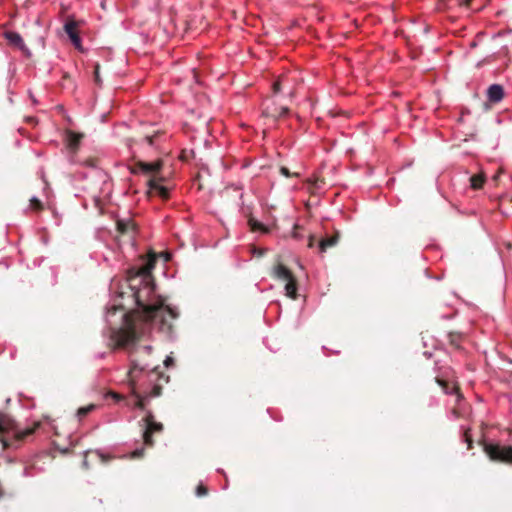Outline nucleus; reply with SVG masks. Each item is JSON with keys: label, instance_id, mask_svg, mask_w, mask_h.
I'll list each match as a JSON object with an SVG mask.
<instances>
[{"label": "nucleus", "instance_id": "nucleus-1", "mask_svg": "<svg viewBox=\"0 0 512 512\" xmlns=\"http://www.w3.org/2000/svg\"><path fill=\"white\" fill-rule=\"evenodd\" d=\"M156 260L157 256L152 252L143 265L132 267L128 271V290L121 291L119 296L124 299L127 295L136 308L124 314L123 325L120 328L111 330L110 337L116 347L127 348L135 344L150 332L154 322L159 324L161 331L172 333L173 322L179 313L176 308L166 304V298L155 292L152 270Z\"/></svg>", "mask_w": 512, "mask_h": 512}, {"label": "nucleus", "instance_id": "nucleus-2", "mask_svg": "<svg viewBox=\"0 0 512 512\" xmlns=\"http://www.w3.org/2000/svg\"><path fill=\"white\" fill-rule=\"evenodd\" d=\"M151 352V346L139 347L135 351H133L130 360L131 366L127 373L128 382L132 388L133 394L137 398L135 407L141 410H145V397H142L140 394L136 393L135 385L137 380L139 379L140 374L150 369L151 367V363L147 359L150 357Z\"/></svg>", "mask_w": 512, "mask_h": 512}, {"label": "nucleus", "instance_id": "nucleus-3", "mask_svg": "<svg viewBox=\"0 0 512 512\" xmlns=\"http://www.w3.org/2000/svg\"><path fill=\"white\" fill-rule=\"evenodd\" d=\"M40 426L35 422L31 427L21 429L16 421L6 413H0V442L3 448H8L17 443L23 442L31 436Z\"/></svg>", "mask_w": 512, "mask_h": 512}, {"label": "nucleus", "instance_id": "nucleus-4", "mask_svg": "<svg viewBox=\"0 0 512 512\" xmlns=\"http://www.w3.org/2000/svg\"><path fill=\"white\" fill-rule=\"evenodd\" d=\"M479 444L492 462L512 465V446L486 442L484 439L480 440Z\"/></svg>", "mask_w": 512, "mask_h": 512}, {"label": "nucleus", "instance_id": "nucleus-5", "mask_svg": "<svg viewBox=\"0 0 512 512\" xmlns=\"http://www.w3.org/2000/svg\"><path fill=\"white\" fill-rule=\"evenodd\" d=\"M272 276L286 282L285 292L288 297L291 299L297 298V280L290 269L278 262L273 268Z\"/></svg>", "mask_w": 512, "mask_h": 512}, {"label": "nucleus", "instance_id": "nucleus-6", "mask_svg": "<svg viewBox=\"0 0 512 512\" xmlns=\"http://www.w3.org/2000/svg\"><path fill=\"white\" fill-rule=\"evenodd\" d=\"M143 420L145 422V430L143 433L144 443L147 446H153L154 441L152 436L154 433H161L163 431V424L155 420V417L151 411H147Z\"/></svg>", "mask_w": 512, "mask_h": 512}, {"label": "nucleus", "instance_id": "nucleus-7", "mask_svg": "<svg viewBox=\"0 0 512 512\" xmlns=\"http://www.w3.org/2000/svg\"><path fill=\"white\" fill-rule=\"evenodd\" d=\"M165 180L162 176H154L150 177L147 181L148 185V195H157L163 200H167L170 197L169 188L162 185V182Z\"/></svg>", "mask_w": 512, "mask_h": 512}, {"label": "nucleus", "instance_id": "nucleus-8", "mask_svg": "<svg viewBox=\"0 0 512 512\" xmlns=\"http://www.w3.org/2000/svg\"><path fill=\"white\" fill-rule=\"evenodd\" d=\"M289 113L287 106H279L275 101L265 102L262 109V115L276 122Z\"/></svg>", "mask_w": 512, "mask_h": 512}, {"label": "nucleus", "instance_id": "nucleus-9", "mask_svg": "<svg viewBox=\"0 0 512 512\" xmlns=\"http://www.w3.org/2000/svg\"><path fill=\"white\" fill-rule=\"evenodd\" d=\"M163 161L157 160L152 163L138 161L132 168V173H137L138 171L143 172L144 174L151 175V177L159 176L158 173L162 169Z\"/></svg>", "mask_w": 512, "mask_h": 512}, {"label": "nucleus", "instance_id": "nucleus-10", "mask_svg": "<svg viewBox=\"0 0 512 512\" xmlns=\"http://www.w3.org/2000/svg\"><path fill=\"white\" fill-rule=\"evenodd\" d=\"M80 25L79 21H76L72 17H67L65 24H64V31L69 36L72 44L77 48L81 49V39L79 36L78 27Z\"/></svg>", "mask_w": 512, "mask_h": 512}, {"label": "nucleus", "instance_id": "nucleus-11", "mask_svg": "<svg viewBox=\"0 0 512 512\" xmlns=\"http://www.w3.org/2000/svg\"><path fill=\"white\" fill-rule=\"evenodd\" d=\"M4 37L7 40L8 44L19 49L23 55L27 58L31 57V51L29 48L25 45L21 35L17 32L13 31H6L4 33Z\"/></svg>", "mask_w": 512, "mask_h": 512}, {"label": "nucleus", "instance_id": "nucleus-12", "mask_svg": "<svg viewBox=\"0 0 512 512\" xmlns=\"http://www.w3.org/2000/svg\"><path fill=\"white\" fill-rule=\"evenodd\" d=\"M340 238V234L336 231L333 235L322 238L318 242V249L320 253H325L329 248L337 245Z\"/></svg>", "mask_w": 512, "mask_h": 512}, {"label": "nucleus", "instance_id": "nucleus-13", "mask_svg": "<svg viewBox=\"0 0 512 512\" xmlns=\"http://www.w3.org/2000/svg\"><path fill=\"white\" fill-rule=\"evenodd\" d=\"M436 382L443 389L446 394H455L457 396V400L462 399V394L460 393V387L456 383H449L446 380L436 377Z\"/></svg>", "mask_w": 512, "mask_h": 512}, {"label": "nucleus", "instance_id": "nucleus-14", "mask_svg": "<svg viewBox=\"0 0 512 512\" xmlns=\"http://www.w3.org/2000/svg\"><path fill=\"white\" fill-rule=\"evenodd\" d=\"M116 226H117V231L123 235L124 234H135V232H136V224L130 219H128V220L118 219L116 222Z\"/></svg>", "mask_w": 512, "mask_h": 512}, {"label": "nucleus", "instance_id": "nucleus-15", "mask_svg": "<svg viewBox=\"0 0 512 512\" xmlns=\"http://www.w3.org/2000/svg\"><path fill=\"white\" fill-rule=\"evenodd\" d=\"M487 95L490 102H500L504 97V89L499 84H493L488 88Z\"/></svg>", "mask_w": 512, "mask_h": 512}, {"label": "nucleus", "instance_id": "nucleus-16", "mask_svg": "<svg viewBox=\"0 0 512 512\" xmlns=\"http://www.w3.org/2000/svg\"><path fill=\"white\" fill-rule=\"evenodd\" d=\"M470 186L474 190L481 189L486 181V176L483 172L474 174L470 177Z\"/></svg>", "mask_w": 512, "mask_h": 512}, {"label": "nucleus", "instance_id": "nucleus-17", "mask_svg": "<svg viewBox=\"0 0 512 512\" xmlns=\"http://www.w3.org/2000/svg\"><path fill=\"white\" fill-rule=\"evenodd\" d=\"M68 145L71 149H76L83 138L82 134L75 133L71 130L67 132Z\"/></svg>", "mask_w": 512, "mask_h": 512}, {"label": "nucleus", "instance_id": "nucleus-18", "mask_svg": "<svg viewBox=\"0 0 512 512\" xmlns=\"http://www.w3.org/2000/svg\"><path fill=\"white\" fill-rule=\"evenodd\" d=\"M462 339H463V336L460 333L450 332L448 334V340H449L450 345L456 349L460 348Z\"/></svg>", "mask_w": 512, "mask_h": 512}, {"label": "nucleus", "instance_id": "nucleus-19", "mask_svg": "<svg viewBox=\"0 0 512 512\" xmlns=\"http://www.w3.org/2000/svg\"><path fill=\"white\" fill-rule=\"evenodd\" d=\"M96 408V406L94 404H89L87 406H84V407H80L78 410H77V416L79 419H82L84 418L85 416H87L90 412L94 411Z\"/></svg>", "mask_w": 512, "mask_h": 512}, {"label": "nucleus", "instance_id": "nucleus-20", "mask_svg": "<svg viewBox=\"0 0 512 512\" xmlns=\"http://www.w3.org/2000/svg\"><path fill=\"white\" fill-rule=\"evenodd\" d=\"M249 225H250V228L252 231H262V232H267V228L264 227V225L260 222H258L257 220H254V219H249Z\"/></svg>", "mask_w": 512, "mask_h": 512}, {"label": "nucleus", "instance_id": "nucleus-21", "mask_svg": "<svg viewBox=\"0 0 512 512\" xmlns=\"http://www.w3.org/2000/svg\"><path fill=\"white\" fill-rule=\"evenodd\" d=\"M30 208L35 211H41L43 210V203L37 197H32L30 199Z\"/></svg>", "mask_w": 512, "mask_h": 512}, {"label": "nucleus", "instance_id": "nucleus-22", "mask_svg": "<svg viewBox=\"0 0 512 512\" xmlns=\"http://www.w3.org/2000/svg\"><path fill=\"white\" fill-rule=\"evenodd\" d=\"M463 437H464V441L467 444V448L469 450H471L473 448V439H472V436L470 434V429L469 428L465 429Z\"/></svg>", "mask_w": 512, "mask_h": 512}, {"label": "nucleus", "instance_id": "nucleus-23", "mask_svg": "<svg viewBox=\"0 0 512 512\" xmlns=\"http://www.w3.org/2000/svg\"><path fill=\"white\" fill-rule=\"evenodd\" d=\"M463 437H464V441L467 444V448L469 450H471L473 448V439H472V436L470 434V429L469 428L465 429Z\"/></svg>", "mask_w": 512, "mask_h": 512}, {"label": "nucleus", "instance_id": "nucleus-24", "mask_svg": "<svg viewBox=\"0 0 512 512\" xmlns=\"http://www.w3.org/2000/svg\"><path fill=\"white\" fill-rule=\"evenodd\" d=\"M162 393V386L160 384H155L147 397H158Z\"/></svg>", "mask_w": 512, "mask_h": 512}, {"label": "nucleus", "instance_id": "nucleus-25", "mask_svg": "<svg viewBox=\"0 0 512 512\" xmlns=\"http://www.w3.org/2000/svg\"><path fill=\"white\" fill-rule=\"evenodd\" d=\"M284 77H279L272 85V90L274 94H278L281 91L282 83L284 82Z\"/></svg>", "mask_w": 512, "mask_h": 512}, {"label": "nucleus", "instance_id": "nucleus-26", "mask_svg": "<svg viewBox=\"0 0 512 512\" xmlns=\"http://www.w3.org/2000/svg\"><path fill=\"white\" fill-rule=\"evenodd\" d=\"M94 81L98 86L102 85V80L100 77V65L98 63L94 66Z\"/></svg>", "mask_w": 512, "mask_h": 512}, {"label": "nucleus", "instance_id": "nucleus-27", "mask_svg": "<svg viewBox=\"0 0 512 512\" xmlns=\"http://www.w3.org/2000/svg\"><path fill=\"white\" fill-rule=\"evenodd\" d=\"M208 494V489L206 486H204L203 484H199L196 488V495L198 497H203V496H206Z\"/></svg>", "mask_w": 512, "mask_h": 512}, {"label": "nucleus", "instance_id": "nucleus-28", "mask_svg": "<svg viewBox=\"0 0 512 512\" xmlns=\"http://www.w3.org/2000/svg\"><path fill=\"white\" fill-rule=\"evenodd\" d=\"M280 173H281L283 176H285V177H298V176H299V174H298V173H291V172L289 171V169H288V168H286V167H281V168H280Z\"/></svg>", "mask_w": 512, "mask_h": 512}, {"label": "nucleus", "instance_id": "nucleus-29", "mask_svg": "<svg viewBox=\"0 0 512 512\" xmlns=\"http://www.w3.org/2000/svg\"><path fill=\"white\" fill-rule=\"evenodd\" d=\"M144 448H141V449H136L134 450L132 453H131V458L133 459H136V458H141L143 455H144Z\"/></svg>", "mask_w": 512, "mask_h": 512}, {"label": "nucleus", "instance_id": "nucleus-30", "mask_svg": "<svg viewBox=\"0 0 512 512\" xmlns=\"http://www.w3.org/2000/svg\"><path fill=\"white\" fill-rule=\"evenodd\" d=\"M150 373L151 374H156L157 376H159L160 378L164 379L165 382H168L169 380V377L168 376H164V375H160V373L158 372L157 370V366L155 367H152L151 370H150Z\"/></svg>", "mask_w": 512, "mask_h": 512}, {"label": "nucleus", "instance_id": "nucleus-31", "mask_svg": "<svg viewBox=\"0 0 512 512\" xmlns=\"http://www.w3.org/2000/svg\"><path fill=\"white\" fill-rule=\"evenodd\" d=\"M173 363H174V360H173V358H172V357H170V356H168V357L164 360V365H165L166 367H169V366L173 365Z\"/></svg>", "mask_w": 512, "mask_h": 512}, {"label": "nucleus", "instance_id": "nucleus-32", "mask_svg": "<svg viewBox=\"0 0 512 512\" xmlns=\"http://www.w3.org/2000/svg\"><path fill=\"white\" fill-rule=\"evenodd\" d=\"M156 136H157V134L152 135V136H146L145 140L147 141V143L149 145H153L154 144V139H155Z\"/></svg>", "mask_w": 512, "mask_h": 512}, {"label": "nucleus", "instance_id": "nucleus-33", "mask_svg": "<svg viewBox=\"0 0 512 512\" xmlns=\"http://www.w3.org/2000/svg\"><path fill=\"white\" fill-rule=\"evenodd\" d=\"M315 245V237L313 235H309L308 238V247L312 248Z\"/></svg>", "mask_w": 512, "mask_h": 512}, {"label": "nucleus", "instance_id": "nucleus-34", "mask_svg": "<svg viewBox=\"0 0 512 512\" xmlns=\"http://www.w3.org/2000/svg\"><path fill=\"white\" fill-rule=\"evenodd\" d=\"M300 228H301V227H300V226H298V225H295V226H294L293 237H294V238H296V239L300 238V235H299V233H298V230H299Z\"/></svg>", "mask_w": 512, "mask_h": 512}, {"label": "nucleus", "instance_id": "nucleus-35", "mask_svg": "<svg viewBox=\"0 0 512 512\" xmlns=\"http://www.w3.org/2000/svg\"><path fill=\"white\" fill-rule=\"evenodd\" d=\"M472 0H463L461 2L462 5L469 6Z\"/></svg>", "mask_w": 512, "mask_h": 512}, {"label": "nucleus", "instance_id": "nucleus-36", "mask_svg": "<svg viewBox=\"0 0 512 512\" xmlns=\"http://www.w3.org/2000/svg\"><path fill=\"white\" fill-rule=\"evenodd\" d=\"M294 95H295V91H294V90H292V91L289 93V96H290L291 98H293V97H294Z\"/></svg>", "mask_w": 512, "mask_h": 512}, {"label": "nucleus", "instance_id": "nucleus-37", "mask_svg": "<svg viewBox=\"0 0 512 512\" xmlns=\"http://www.w3.org/2000/svg\"><path fill=\"white\" fill-rule=\"evenodd\" d=\"M117 309H118V306H113L111 310L113 313H115Z\"/></svg>", "mask_w": 512, "mask_h": 512}, {"label": "nucleus", "instance_id": "nucleus-38", "mask_svg": "<svg viewBox=\"0 0 512 512\" xmlns=\"http://www.w3.org/2000/svg\"><path fill=\"white\" fill-rule=\"evenodd\" d=\"M63 78L64 79H68L69 78V74L68 73H64Z\"/></svg>", "mask_w": 512, "mask_h": 512}, {"label": "nucleus", "instance_id": "nucleus-39", "mask_svg": "<svg viewBox=\"0 0 512 512\" xmlns=\"http://www.w3.org/2000/svg\"><path fill=\"white\" fill-rule=\"evenodd\" d=\"M181 158H182L183 160H186V159H187V154H184V153H183V154H182V156H181Z\"/></svg>", "mask_w": 512, "mask_h": 512}, {"label": "nucleus", "instance_id": "nucleus-40", "mask_svg": "<svg viewBox=\"0 0 512 512\" xmlns=\"http://www.w3.org/2000/svg\"><path fill=\"white\" fill-rule=\"evenodd\" d=\"M119 307H120L121 309H124V308H125V304H124V303H121V304L119 305Z\"/></svg>", "mask_w": 512, "mask_h": 512}, {"label": "nucleus", "instance_id": "nucleus-41", "mask_svg": "<svg viewBox=\"0 0 512 512\" xmlns=\"http://www.w3.org/2000/svg\"><path fill=\"white\" fill-rule=\"evenodd\" d=\"M318 181L319 180L317 179V181L315 182V185H316L317 188H320V185H318Z\"/></svg>", "mask_w": 512, "mask_h": 512}, {"label": "nucleus", "instance_id": "nucleus-42", "mask_svg": "<svg viewBox=\"0 0 512 512\" xmlns=\"http://www.w3.org/2000/svg\"><path fill=\"white\" fill-rule=\"evenodd\" d=\"M164 259H165L166 261H168V260H169V255H165V256H164Z\"/></svg>", "mask_w": 512, "mask_h": 512}]
</instances>
